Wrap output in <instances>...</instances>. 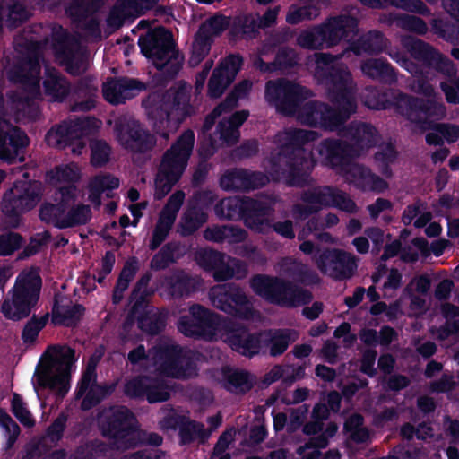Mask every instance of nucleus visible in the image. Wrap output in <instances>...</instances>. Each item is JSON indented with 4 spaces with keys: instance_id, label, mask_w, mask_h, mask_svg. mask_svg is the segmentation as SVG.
<instances>
[{
    "instance_id": "nucleus-1",
    "label": "nucleus",
    "mask_w": 459,
    "mask_h": 459,
    "mask_svg": "<svg viewBox=\"0 0 459 459\" xmlns=\"http://www.w3.org/2000/svg\"><path fill=\"white\" fill-rule=\"evenodd\" d=\"M324 82L327 97L333 108L320 101H309L299 106L291 117L303 125L333 132L356 111V86L351 74L346 65L332 67L326 70L325 77L318 78Z\"/></svg>"
},
{
    "instance_id": "nucleus-2",
    "label": "nucleus",
    "mask_w": 459,
    "mask_h": 459,
    "mask_svg": "<svg viewBox=\"0 0 459 459\" xmlns=\"http://www.w3.org/2000/svg\"><path fill=\"white\" fill-rule=\"evenodd\" d=\"M102 434L112 439L110 446L98 442L81 448L70 459H105L115 456V450L136 446L141 439L134 414L124 406L111 407L100 417Z\"/></svg>"
},
{
    "instance_id": "nucleus-3",
    "label": "nucleus",
    "mask_w": 459,
    "mask_h": 459,
    "mask_svg": "<svg viewBox=\"0 0 459 459\" xmlns=\"http://www.w3.org/2000/svg\"><path fill=\"white\" fill-rule=\"evenodd\" d=\"M151 357L155 370L162 376L187 379L197 375L200 353L181 347L170 339H160L147 355L143 345L128 354L132 364L139 363Z\"/></svg>"
},
{
    "instance_id": "nucleus-4",
    "label": "nucleus",
    "mask_w": 459,
    "mask_h": 459,
    "mask_svg": "<svg viewBox=\"0 0 459 459\" xmlns=\"http://www.w3.org/2000/svg\"><path fill=\"white\" fill-rule=\"evenodd\" d=\"M42 44L30 42L27 54L13 67L5 68L11 81L21 83L19 91L10 96L12 108L23 117H34L37 108L32 100L40 95L39 72Z\"/></svg>"
},
{
    "instance_id": "nucleus-5",
    "label": "nucleus",
    "mask_w": 459,
    "mask_h": 459,
    "mask_svg": "<svg viewBox=\"0 0 459 459\" xmlns=\"http://www.w3.org/2000/svg\"><path fill=\"white\" fill-rule=\"evenodd\" d=\"M318 138L317 132L301 128H288L276 134L275 142L283 152L281 160L294 172L301 173L300 177H294L290 180V185L306 186L312 183L309 174L316 164V159L310 143Z\"/></svg>"
},
{
    "instance_id": "nucleus-6",
    "label": "nucleus",
    "mask_w": 459,
    "mask_h": 459,
    "mask_svg": "<svg viewBox=\"0 0 459 459\" xmlns=\"http://www.w3.org/2000/svg\"><path fill=\"white\" fill-rule=\"evenodd\" d=\"M78 189L71 185L58 188L53 197L54 203H45L39 209L42 221L58 229H68L87 224L92 212L91 206L78 203Z\"/></svg>"
},
{
    "instance_id": "nucleus-7",
    "label": "nucleus",
    "mask_w": 459,
    "mask_h": 459,
    "mask_svg": "<svg viewBox=\"0 0 459 459\" xmlns=\"http://www.w3.org/2000/svg\"><path fill=\"white\" fill-rule=\"evenodd\" d=\"M76 360L75 351L69 346H49L35 372V388L48 387L64 397L69 389L72 366Z\"/></svg>"
},
{
    "instance_id": "nucleus-8",
    "label": "nucleus",
    "mask_w": 459,
    "mask_h": 459,
    "mask_svg": "<svg viewBox=\"0 0 459 459\" xmlns=\"http://www.w3.org/2000/svg\"><path fill=\"white\" fill-rule=\"evenodd\" d=\"M194 145V132L186 130L164 152L154 180V199L164 198L180 179L187 167Z\"/></svg>"
},
{
    "instance_id": "nucleus-9",
    "label": "nucleus",
    "mask_w": 459,
    "mask_h": 459,
    "mask_svg": "<svg viewBox=\"0 0 459 459\" xmlns=\"http://www.w3.org/2000/svg\"><path fill=\"white\" fill-rule=\"evenodd\" d=\"M363 98L365 105L369 108L381 109L394 106L403 116L415 123L434 114L441 117L445 115V107L442 103L425 102L421 99L396 91L381 93L373 88H368L366 89Z\"/></svg>"
},
{
    "instance_id": "nucleus-10",
    "label": "nucleus",
    "mask_w": 459,
    "mask_h": 459,
    "mask_svg": "<svg viewBox=\"0 0 459 459\" xmlns=\"http://www.w3.org/2000/svg\"><path fill=\"white\" fill-rule=\"evenodd\" d=\"M41 278L38 270L29 268L22 271L6 294L1 312L7 319L13 321L27 317L39 300Z\"/></svg>"
},
{
    "instance_id": "nucleus-11",
    "label": "nucleus",
    "mask_w": 459,
    "mask_h": 459,
    "mask_svg": "<svg viewBox=\"0 0 459 459\" xmlns=\"http://www.w3.org/2000/svg\"><path fill=\"white\" fill-rule=\"evenodd\" d=\"M273 202L269 198L251 199L237 196L221 200L215 205L214 211L218 217L234 220L243 216L246 225L258 233H267L270 221L264 218L273 211Z\"/></svg>"
},
{
    "instance_id": "nucleus-12",
    "label": "nucleus",
    "mask_w": 459,
    "mask_h": 459,
    "mask_svg": "<svg viewBox=\"0 0 459 459\" xmlns=\"http://www.w3.org/2000/svg\"><path fill=\"white\" fill-rule=\"evenodd\" d=\"M139 46L145 56L159 70L169 76L181 68L184 57L175 48L171 33L164 28L149 30L139 38Z\"/></svg>"
},
{
    "instance_id": "nucleus-13",
    "label": "nucleus",
    "mask_w": 459,
    "mask_h": 459,
    "mask_svg": "<svg viewBox=\"0 0 459 459\" xmlns=\"http://www.w3.org/2000/svg\"><path fill=\"white\" fill-rule=\"evenodd\" d=\"M334 207L348 213H355L358 207L351 196L342 190L322 186L305 191L300 203L292 207V216L296 220H305L309 215L324 208Z\"/></svg>"
},
{
    "instance_id": "nucleus-14",
    "label": "nucleus",
    "mask_w": 459,
    "mask_h": 459,
    "mask_svg": "<svg viewBox=\"0 0 459 459\" xmlns=\"http://www.w3.org/2000/svg\"><path fill=\"white\" fill-rule=\"evenodd\" d=\"M148 115L153 120V128L166 140L169 132L174 130L180 120V116L188 102L186 88L170 89L162 97L154 94L149 98Z\"/></svg>"
},
{
    "instance_id": "nucleus-15",
    "label": "nucleus",
    "mask_w": 459,
    "mask_h": 459,
    "mask_svg": "<svg viewBox=\"0 0 459 459\" xmlns=\"http://www.w3.org/2000/svg\"><path fill=\"white\" fill-rule=\"evenodd\" d=\"M307 87L287 79L271 80L265 83L264 99L276 110L286 116L295 114L299 106L312 97Z\"/></svg>"
},
{
    "instance_id": "nucleus-16",
    "label": "nucleus",
    "mask_w": 459,
    "mask_h": 459,
    "mask_svg": "<svg viewBox=\"0 0 459 459\" xmlns=\"http://www.w3.org/2000/svg\"><path fill=\"white\" fill-rule=\"evenodd\" d=\"M386 46L385 39L383 35L377 31H371L360 37L357 41L351 42V45L339 55H331L329 53H315L308 57L307 65L313 68L316 77L322 78L326 74V70L332 71V67H339L333 65L335 61L342 59L350 51L355 55L372 54L382 51ZM342 65H340L342 66Z\"/></svg>"
},
{
    "instance_id": "nucleus-17",
    "label": "nucleus",
    "mask_w": 459,
    "mask_h": 459,
    "mask_svg": "<svg viewBox=\"0 0 459 459\" xmlns=\"http://www.w3.org/2000/svg\"><path fill=\"white\" fill-rule=\"evenodd\" d=\"M42 185L34 180H17L3 196L1 209L7 217L15 219L12 226L17 225L16 218L39 203L42 196Z\"/></svg>"
},
{
    "instance_id": "nucleus-18",
    "label": "nucleus",
    "mask_w": 459,
    "mask_h": 459,
    "mask_svg": "<svg viewBox=\"0 0 459 459\" xmlns=\"http://www.w3.org/2000/svg\"><path fill=\"white\" fill-rule=\"evenodd\" d=\"M212 306L229 315L243 319L254 318L257 312L251 299L239 287L232 284L216 285L209 290Z\"/></svg>"
},
{
    "instance_id": "nucleus-19",
    "label": "nucleus",
    "mask_w": 459,
    "mask_h": 459,
    "mask_svg": "<svg viewBox=\"0 0 459 459\" xmlns=\"http://www.w3.org/2000/svg\"><path fill=\"white\" fill-rule=\"evenodd\" d=\"M115 133L119 144L132 153L147 152L156 144L154 135L133 117H120L116 122Z\"/></svg>"
},
{
    "instance_id": "nucleus-20",
    "label": "nucleus",
    "mask_w": 459,
    "mask_h": 459,
    "mask_svg": "<svg viewBox=\"0 0 459 459\" xmlns=\"http://www.w3.org/2000/svg\"><path fill=\"white\" fill-rule=\"evenodd\" d=\"M4 113L0 95V160L8 164L23 161V149L29 145V138L19 127L3 117Z\"/></svg>"
},
{
    "instance_id": "nucleus-21",
    "label": "nucleus",
    "mask_w": 459,
    "mask_h": 459,
    "mask_svg": "<svg viewBox=\"0 0 459 459\" xmlns=\"http://www.w3.org/2000/svg\"><path fill=\"white\" fill-rule=\"evenodd\" d=\"M403 47L415 60L422 61L428 66L448 77L451 82L455 80L457 69L455 64L428 43L413 37L405 36L402 40Z\"/></svg>"
},
{
    "instance_id": "nucleus-22",
    "label": "nucleus",
    "mask_w": 459,
    "mask_h": 459,
    "mask_svg": "<svg viewBox=\"0 0 459 459\" xmlns=\"http://www.w3.org/2000/svg\"><path fill=\"white\" fill-rule=\"evenodd\" d=\"M313 262L323 273L336 279L351 278L357 270L358 258L342 249H324L315 255Z\"/></svg>"
},
{
    "instance_id": "nucleus-23",
    "label": "nucleus",
    "mask_w": 459,
    "mask_h": 459,
    "mask_svg": "<svg viewBox=\"0 0 459 459\" xmlns=\"http://www.w3.org/2000/svg\"><path fill=\"white\" fill-rule=\"evenodd\" d=\"M230 24V18L217 13L205 20L199 27L193 42L189 64L196 66L208 55L213 39L221 35Z\"/></svg>"
},
{
    "instance_id": "nucleus-24",
    "label": "nucleus",
    "mask_w": 459,
    "mask_h": 459,
    "mask_svg": "<svg viewBox=\"0 0 459 459\" xmlns=\"http://www.w3.org/2000/svg\"><path fill=\"white\" fill-rule=\"evenodd\" d=\"M190 317L181 316L178 322V329L189 337H210L219 329V316L208 308L193 304L189 307Z\"/></svg>"
},
{
    "instance_id": "nucleus-25",
    "label": "nucleus",
    "mask_w": 459,
    "mask_h": 459,
    "mask_svg": "<svg viewBox=\"0 0 459 459\" xmlns=\"http://www.w3.org/2000/svg\"><path fill=\"white\" fill-rule=\"evenodd\" d=\"M52 36L51 47L59 62L73 74L83 72L88 59L85 52L71 43V39L66 36L62 27H54Z\"/></svg>"
},
{
    "instance_id": "nucleus-26",
    "label": "nucleus",
    "mask_w": 459,
    "mask_h": 459,
    "mask_svg": "<svg viewBox=\"0 0 459 459\" xmlns=\"http://www.w3.org/2000/svg\"><path fill=\"white\" fill-rule=\"evenodd\" d=\"M103 350L98 349L90 358L87 368L82 380L79 384L75 398H83L81 408L84 411L91 409L97 404L107 394L111 392V388H107L96 384V367L101 357Z\"/></svg>"
},
{
    "instance_id": "nucleus-27",
    "label": "nucleus",
    "mask_w": 459,
    "mask_h": 459,
    "mask_svg": "<svg viewBox=\"0 0 459 459\" xmlns=\"http://www.w3.org/2000/svg\"><path fill=\"white\" fill-rule=\"evenodd\" d=\"M185 200L186 193L183 190H176L169 195L159 213L150 242L151 249H156L166 239Z\"/></svg>"
},
{
    "instance_id": "nucleus-28",
    "label": "nucleus",
    "mask_w": 459,
    "mask_h": 459,
    "mask_svg": "<svg viewBox=\"0 0 459 459\" xmlns=\"http://www.w3.org/2000/svg\"><path fill=\"white\" fill-rule=\"evenodd\" d=\"M101 122L97 119H70L53 126L46 134V142L49 146L65 149L72 140L84 134L86 126H92L98 129Z\"/></svg>"
},
{
    "instance_id": "nucleus-29",
    "label": "nucleus",
    "mask_w": 459,
    "mask_h": 459,
    "mask_svg": "<svg viewBox=\"0 0 459 459\" xmlns=\"http://www.w3.org/2000/svg\"><path fill=\"white\" fill-rule=\"evenodd\" d=\"M340 134L348 145L352 158L373 147L378 140L377 129L362 122L350 124Z\"/></svg>"
},
{
    "instance_id": "nucleus-30",
    "label": "nucleus",
    "mask_w": 459,
    "mask_h": 459,
    "mask_svg": "<svg viewBox=\"0 0 459 459\" xmlns=\"http://www.w3.org/2000/svg\"><path fill=\"white\" fill-rule=\"evenodd\" d=\"M125 392L131 397L145 396L151 403L164 402L169 398L168 385L162 381L147 377L128 381Z\"/></svg>"
},
{
    "instance_id": "nucleus-31",
    "label": "nucleus",
    "mask_w": 459,
    "mask_h": 459,
    "mask_svg": "<svg viewBox=\"0 0 459 459\" xmlns=\"http://www.w3.org/2000/svg\"><path fill=\"white\" fill-rule=\"evenodd\" d=\"M390 56L412 75L413 80L409 85L412 91L426 97L435 95V89L430 83L432 75L426 67L417 65L399 52H392Z\"/></svg>"
},
{
    "instance_id": "nucleus-32",
    "label": "nucleus",
    "mask_w": 459,
    "mask_h": 459,
    "mask_svg": "<svg viewBox=\"0 0 459 459\" xmlns=\"http://www.w3.org/2000/svg\"><path fill=\"white\" fill-rule=\"evenodd\" d=\"M144 84L132 78L108 80L103 83L102 93L105 100L111 104H121L144 90Z\"/></svg>"
},
{
    "instance_id": "nucleus-33",
    "label": "nucleus",
    "mask_w": 459,
    "mask_h": 459,
    "mask_svg": "<svg viewBox=\"0 0 459 459\" xmlns=\"http://www.w3.org/2000/svg\"><path fill=\"white\" fill-rule=\"evenodd\" d=\"M346 180L363 191L384 192L388 184L379 176L359 164H350L344 172Z\"/></svg>"
},
{
    "instance_id": "nucleus-34",
    "label": "nucleus",
    "mask_w": 459,
    "mask_h": 459,
    "mask_svg": "<svg viewBox=\"0 0 459 459\" xmlns=\"http://www.w3.org/2000/svg\"><path fill=\"white\" fill-rule=\"evenodd\" d=\"M327 39V48L337 45L342 39L351 41L357 32V21L348 15L328 19L322 23Z\"/></svg>"
},
{
    "instance_id": "nucleus-35",
    "label": "nucleus",
    "mask_w": 459,
    "mask_h": 459,
    "mask_svg": "<svg viewBox=\"0 0 459 459\" xmlns=\"http://www.w3.org/2000/svg\"><path fill=\"white\" fill-rule=\"evenodd\" d=\"M316 152L318 160L332 168L339 167L344 160L352 158L344 139H325L316 146Z\"/></svg>"
},
{
    "instance_id": "nucleus-36",
    "label": "nucleus",
    "mask_w": 459,
    "mask_h": 459,
    "mask_svg": "<svg viewBox=\"0 0 459 459\" xmlns=\"http://www.w3.org/2000/svg\"><path fill=\"white\" fill-rule=\"evenodd\" d=\"M226 341L233 350L247 357L258 354L263 348V333L250 334L244 328L229 331Z\"/></svg>"
},
{
    "instance_id": "nucleus-37",
    "label": "nucleus",
    "mask_w": 459,
    "mask_h": 459,
    "mask_svg": "<svg viewBox=\"0 0 459 459\" xmlns=\"http://www.w3.org/2000/svg\"><path fill=\"white\" fill-rule=\"evenodd\" d=\"M248 112L242 110L233 114L229 119L220 121L212 145L223 146L235 144L239 139L238 127L247 120Z\"/></svg>"
},
{
    "instance_id": "nucleus-38",
    "label": "nucleus",
    "mask_w": 459,
    "mask_h": 459,
    "mask_svg": "<svg viewBox=\"0 0 459 459\" xmlns=\"http://www.w3.org/2000/svg\"><path fill=\"white\" fill-rule=\"evenodd\" d=\"M273 46L272 44H263L257 50V53L252 54L250 58L253 66L261 72H273L276 70L277 65L281 67L291 66L296 63L295 53L291 49H281L277 56L276 61L273 63H265L263 61L262 56L269 53H273Z\"/></svg>"
},
{
    "instance_id": "nucleus-39",
    "label": "nucleus",
    "mask_w": 459,
    "mask_h": 459,
    "mask_svg": "<svg viewBox=\"0 0 459 459\" xmlns=\"http://www.w3.org/2000/svg\"><path fill=\"white\" fill-rule=\"evenodd\" d=\"M202 284L199 277H192L185 272H176L164 279L162 286L175 298L189 296Z\"/></svg>"
},
{
    "instance_id": "nucleus-40",
    "label": "nucleus",
    "mask_w": 459,
    "mask_h": 459,
    "mask_svg": "<svg viewBox=\"0 0 459 459\" xmlns=\"http://www.w3.org/2000/svg\"><path fill=\"white\" fill-rule=\"evenodd\" d=\"M280 285L281 288L275 294L273 304L294 307L307 304L312 300V294L307 290L294 286L282 279H281Z\"/></svg>"
},
{
    "instance_id": "nucleus-41",
    "label": "nucleus",
    "mask_w": 459,
    "mask_h": 459,
    "mask_svg": "<svg viewBox=\"0 0 459 459\" xmlns=\"http://www.w3.org/2000/svg\"><path fill=\"white\" fill-rule=\"evenodd\" d=\"M298 333L291 329L263 333V348L268 351L270 356L278 357L283 354L289 345L298 340Z\"/></svg>"
},
{
    "instance_id": "nucleus-42",
    "label": "nucleus",
    "mask_w": 459,
    "mask_h": 459,
    "mask_svg": "<svg viewBox=\"0 0 459 459\" xmlns=\"http://www.w3.org/2000/svg\"><path fill=\"white\" fill-rule=\"evenodd\" d=\"M252 85L253 83L249 80H244L239 82L225 101L217 106L212 112L206 117L203 126L204 131H209L218 117L222 113L230 111L237 105L238 99L245 98L251 91Z\"/></svg>"
},
{
    "instance_id": "nucleus-43",
    "label": "nucleus",
    "mask_w": 459,
    "mask_h": 459,
    "mask_svg": "<svg viewBox=\"0 0 459 459\" xmlns=\"http://www.w3.org/2000/svg\"><path fill=\"white\" fill-rule=\"evenodd\" d=\"M83 308L80 305L73 304L65 297H58L53 308V322L65 326L74 325L82 317Z\"/></svg>"
},
{
    "instance_id": "nucleus-44",
    "label": "nucleus",
    "mask_w": 459,
    "mask_h": 459,
    "mask_svg": "<svg viewBox=\"0 0 459 459\" xmlns=\"http://www.w3.org/2000/svg\"><path fill=\"white\" fill-rule=\"evenodd\" d=\"M0 15L8 28L20 26L30 15L23 0H4L0 4Z\"/></svg>"
},
{
    "instance_id": "nucleus-45",
    "label": "nucleus",
    "mask_w": 459,
    "mask_h": 459,
    "mask_svg": "<svg viewBox=\"0 0 459 459\" xmlns=\"http://www.w3.org/2000/svg\"><path fill=\"white\" fill-rule=\"evenodd\" d=\"M302 5L291 4L286 13V22L296 25L305 21H312L319 16L318 4L324 0H299Z\"/></svg>"
},
{
    "instance_id": "nucleus-46",
    "label": "nucleus",
    "mask_w": 459,
    "mask_h": 459,
    "mask_svg": "<svg viewBox=\"0 0 459 459\" xmlns=\"http://www.w3.org/2000/svg\"><path fill=\"white\" fill-rule=\"evenodd\" d=\"M44 91L54 100H64L70 91V86L65 77L58 72L46 65V77L43 81Z\"/></svg>"
},
{
    "instance_id": "nucleus-47",
    "label": "nucleus",
    "mask_w": 459,
    "mask_h": 459,
    "mask_svg": "<svg viewBox=\"0 0 459 459\" xmlns=\"http://www.w3.org/2000/svg\"><path fill=\"white\" fill-rule=\"evenodd\" d=\"M118 186L119 179L115 176L108 173L99 174L91 178L89 182V200L99 207L100 205V195L103 192L116 189Z\"/></svg>"
},
{
    "instance_id": "nucleus-48",
    "label": "nucleus",
    "mask_w": 459,
    "mask_h": 459,
    "mask_svg": "<svg viewBox=\"0 0 459 459\" xmlns=\"http://www.w3.org/2000/svg\"><path fill=\"white\" fill-rule=\"evenodd\" d=\"M249 284L256 295L273 303L276 292L281 288V279L266 274H257L250 279Z\"/></svg>"
},
{
    "instance_id": "nucleus-49",
    "label": "nucleus",
    "mask_w": 459,
    "mask_h": 459,
    "mask_svg": "<svg viewBox=\"0 0 459 459\" xmlns=\"http://www.w3.org/2000/svg\"><path fill=\"white\" fill-rule=\"evenodd\" d=\"M213 271V277L217 281H224L232 277L241 279L247 273L246 265L239 260L223 255L222 261Z\"/></svg>"
},
{
    "instance_id": "nucleus-50",
    "label": "nucleus",
    "mask_w": 459,
    "mask_h": 459,
    "mask_svg": "<svg viewBox=\"0 0 459 459\" xmlns=\"http://www.w3.org/2000/svg\"><path fill=\"white\" fill-rule=\"evenodd\" d=\"M360 69L364 75L373 79H381L389 82L396 81L394 70L382 59L371 58L363 61Z\"/></svg>"
},
{
    "instance_id": "nucleus-51",
    "label": "nucleus",
    "mask_w": 459,
    "mask_h": 459,
    "mask_svg": "<svg viewBox=\"0 0 459 459\" xmlns=\"http://www.w3.org/2000/svg\"><path fill=\"white\" fill-rule=\"evenodd\" d=\"M276 271L299 281H305L313 274L308 265L292 257H283L276 264Z\"/></svg>"
},
{
    "instance_id": "nucleus-52",
    "label": "nucleus",
    "mask_w": 459,
    "mask_h": 459,
    "mask_svg": "<svg viewBox=\"0 0 459 459\" xmlns=\"http://www.w3.org/2000/svg\"><path fill=\"white\" fill-rule=\"evenodd\" d=\"M297 44L310 50H320L325 47L327 48L325 27L320 24L300 31L297 37Z\"/></svg>"
},
{
    "instance_id": "nucleus-53",
    "label": "nucleus",
    "mask_w": 459,
    "mask_h": 459,
    "mask_svg": "<svg viewBox=\"0 0 459 459\" xmlns=\"http://www.w3.org/2000/svg\"><path fill=\"white\" fill-rule=\"evenodd\" d=\"M207 221V214L195 206L188 207L181 216L179 227L183 236H188L197 230Z\"/></svg>"
},
{
    "instance_id": "nucleus-54",
    "label": "nucleus",
    "mask_w": 459,
    "mask_h": 459,
    "mask_svg": "<svg viewBox=\"0 0 459 459\" xmlns=\"http://www.w3.org/2000/svg\"><path fill=\"white\" fill-rule=\"evenodd\" d=\"M136 16L135 9L130 5V0H117L107 18V23L112 30H117L126 19Z\"/></svg>"
},
{
    "instance_id": "nucleus-55",
    "label": "nucleus",
    "mask_w": 459,
    "mask_h": 459,
    "mask_svg": "<svg viewBox=\"0 0 459 459\" xmlns=\"http://www.w3.org/2000/svg\"><path fill=\"white\" fill-rule=\"evenodd\" d=\"M138 270V262L135 258L127 261L120 273L117 281L116 288L113 292V302L119 303L123 299V293L127 290L129 283L133 281Z\"/></svg>"
},
{
    "instance_id": "nucleus-56",
    "label": "nucleus",
    "mask_w": 459,
    "mask_h": 459,
    "mask_svg": "<svg viewBox=\"0 0 459 459\" xmlns=\"http://www.w3.org/2000/svg\"><path fill=\"white\" fill-rule=\"evenodd\" d=\"M48 178L51 183H75L81 178V169L74 162L62 164L56 167L48 172Z\"/></svg>"
},
{
    "instance_id": "nucleus-57",
    "label": "nucleus",
    "mask_w": 459,
    "mask_h": 459,
    "mask_svg": "<svg viewBox=\"0 0 459 459\" xmlns=\"http://www.w3.org/2000/svg\"><path fill=\"white\" fill-rule=\"evenodd\" d=\"M91 151L90 163L95 168H101L110 160L112 149L104 140L91 139L89 143Z\"/></svg>"
},
{
    "instance_id": "nucleus-58",
    "label": "nucleus",
    "mask_w": 459,
    "mask_h": 459,
    "mask_svg": "<svg viewBox=\"0 0 459 459\" xmlns=\"http://www.w3.org/2000/svg\"><path fill=\"white\" fill-rule=\"evenodd\" d=\"M247 171L245 169H234L226 172L220 180L221 186L227 191L245 190L250 188Z\"/></svg>"
},
{
    "instance_id": "nucleus-59",
    "label": "nucleus",
    "mask_w": 459,
    "mask_h": 459,
    "mask_svg": "<svg viewBox=\"0 0 459 459\" xmlns=\"http://www.w3.org/2000/svg\"><path fill=\"white\" fill-rule=\"evenodd\" d=\"M254 383V377L242 370H231L227 375V388L236 394L247 392Z\"/></svg>"
},
{
    "instance_id": "nucleus-60",
    "label": "nucleus",
    "mask_w": 459,
    "mask_h": 459,
    "mask_svg": "<svg viewBox=\"0 0 459 459\" xmlns=\"http://www.w3.org/2000/svg\"><path fill=\"white\" fill-rule=\"evenodd\" d=\"M104 0H72L66 13L74 19H82L99 10Z\"/></svg>"
},
{
    "instance_id": "nucleus-61",
    "label": "nucleus",
    "mask_w": 459,
    "mask_h": 459,
    "mask_svg": "<svg viewBox=\"0 0 459 459\" xmlns=\"http://www.w3.org/2000/svg\"><path fill=\"white\" fill-rule=\"evenodd\" d=\"M344 429L349 437L356 443H364L369 438L368 429L363 427V419L359 414L350 416L344 423Z\"/></svg>"
},
{
    "instance_id": "nucleus-62",
    "label": "nucleus",
    "mask_w": 459,
    "mask_h": 459,
    "mask_svg": "<svg viewBox=\"0 0 459 459\" xmlns=\"http://www.w3.org/2000/svg\"><path fill=\"white\" fill-rule=\"evenodd\" d=\"M259 28L257 19L251 15H245L236 20L233 31L236 35H240L244 39H251L256 37Z\"/></svg>"
},
{
    "instance_id": "nucleus-63",
    "label": "nucleus",
    "mask_w": 459,
    "mask_h": 459,
    "mask_svg": "<svg viewBox=\"0 0 459 459\" xmlns=\"http://www.w3.org/2000/svg\"><path fill=\"white\" fill-rule=\"evenodd\" d=\"M181 437L184 442H189L194 439L204 440L210 436L208 431L202 423L186 420L180 429Z\"/></svg>"
},
{
    "instance_id": "nucleus-64",
    "label": "nucleus",
    "mask_w": 459,
    "mask_h": 459,
    "mask_svg": "<svg viewBox=\"0 0 459 459\" xmlns=\"http://www.w3.org/2000/svg\"><path fill=\"white\" fill-rule=\"evenodd\" d=\"M394 22L396 24V26L403 30L412 31L418 34H424L428 30L427 24L420 18L413 15H397L394 18Z\"/></svg>"
}]
</instances>
